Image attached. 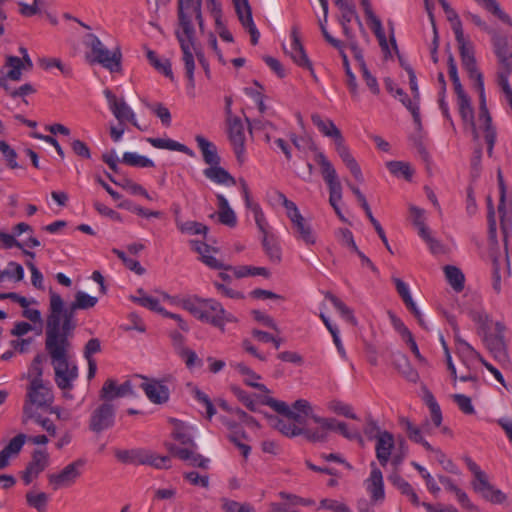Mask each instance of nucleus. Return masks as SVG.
<instances>
[{"label":"nucleus","mask_w":512,"mask_h":512,"mask_svg":"<svg viewBox=\"0 0 512 512\" xmlns=\"http://www.w3.org/2000/svg\"><path fill=\"white\" fill-rule=\"evenodd\" d=\"M399 425L406 432L408 438L418 444H421L426 450H433V447L422 436L421 428L414 425L407 417H399Z\"/></svg>","instance_id":"nucleus-29"},{"label":"nucleus","mask_w":512,"mask_h":512,"mask_svg":"<svg viewBox=\"0 0 512 512\" xmlns=\"http://www.w3.org/2000/svg\"><path fill=\"white\" fill-rule=\"evenodd\" d=\"M51 388L44 381H30L27 388L26 401L23 406L24 421L34 417L32 406L45 407L53 402Z\"/></svg>","instance_id":"nucleus-6"},{"label":"nucleus","mask_w":512,"mask_h":512,"mask_svg":"<svg viewBox=\"0 0 512 512\" xmlns=\"http://www.w3.org/2000/svg\"><path fill=\"white\" fill-rule=\"evenodd\" d=\"M85 460L77 459L66 465L57 473H49L47 475L48 483L54 491L61 488H67L74 485L81 476V468L84 466Z\"/></svg>","instance_id":"nucleus-8"},{"label":"nucleus","mask_w":512,"mask_h":512,"mask_svg":"<svg viewBox=\"0 0 512 512\" xmlns=\"http://www.w3.org/2000/svg\"><path fill=\"white\" fill-rule=\"evenodd\" d=\"M311 121L324 136L330 137L334 140L336 152L338 153L343 163L350 170L351 174L357 181L363 182L364 178L361 168L350 153L349 148L345 144V140L341 131L337 128L334 122L330 119H323L317 113L311 115Z\"/></svg>","instance_id":"nucleus-4"},{"label":"nucleus","mask_w":512,"mask_h":512,"mask_svg":"<svg viewBox=\"0 0 512 512\" xmlns=\"http://www.w3.org/2000/svg\"><path fill=\"white\" fill-rule=\"evenodd\" d=\"M410 213L413 218V224L418 229V234L425 233L428 227L424 223V210L416 206H410Z\"/></svg>","instance_id":"nucleus-63"},{"label":"nucleus","mask_w":512,"mask_h":512,"mask_svg":"<svg viewBox=\"0 0 512 512\" xmlns=\"http://www.w3.org/2000/svg\"><path fill=\"white\" fill-rule=\"evenodd\" d=\"M5 68H9L7 76L12 81H20L22 78V70H31L33 63L28 56L19 58L17 56H6Z\"/></svg>","instance_id":"nucleus-23"},{"label":"nucleus","mask_w":512,"mask_h":512,"mask_svg":"<svg viewBox=\"0 0 512 512\" xmlns=\"http://www.w3.org/2000/svg\"><path fill=\"white\" fill-rule=\"evenodd\" d=\"M340 54L343 59V65H344L346 76H347L346 84H347L352 96L357 97L358 96V85H357L356 78H355L354 74L351 72L347 55L345 54V52L343 50H342V52H340Z\"/></svg>","instance_id":"nucleus-54"},{"label":"nucleus","mask_w":512,"mask_h":512,"mask_svg":"<svg viewBox=\"0 0 512 512\" xmlns=\"http://www.w3.org/2000/svg\"><path fill=\"white\" fill-rule=\"evenodd\" d=\"M178 228L181 232L191 235L206 234L208 231L207 226L196 221H187L185 223L178 224Z\"/></svg>","instance_id":"nucleus-57"},{"label":"nucleus","mask_w":512,"mask_h":512,"mask_svg":"<svg viewBox=\"0 0 512 512\" xmlns=\"http://www.w3.org/2000/svg\"><path fill=\"white\" fill-rule=\"evenodd\" d=\"M274 427L279 430L282 434L295 437L300 436L304 432V427L298 426L295 423L291 422L288 418L285 419H277Z\"/></svg>","instance_id":"nucleus-42"},{"label":"nucleus","mask_w":512,"mask_h":512,"mask_svg":"<svg viewBox=\"0 0 512 512\" xmlns=\"http://www.w3.org/2000/svg\"><path fill=\"white\" fill-rule=\"evenodd\" d=\"M338 9L340 10V16L338 18L340 24H349L353 19H355L358 22L360 28L363 27L362 22L356 12L355 6L352 2H348Z\"/></svg>","instance_id":"nucleus-47"},{"label":"nucleus","mask_w":512,"mask_h":512,"mask_svg":"<svg viewBox=\"0 0 512 512\" xmlns=\"http://www.w3.org/2000/svg\"><path fill=\"white\" fill-rule=\"evenodd\" d=\"M320 507L334 512H350L349 508L344 503L333 499H322L320 501Z\"/></svg>","instance_id":"nucleus-64"},{"label":"nucleus","mask_w":512,"mask_h":512,"mask_svg":"<svg viewBox=\"0 0 512 512\" xmlns=\"http://www.w3.org/2000/svg\"><path fill=\"white\" fill-rule=\"evenodd\" d=\"M315 160L321 168V174L325 182L338 178L334 166L322 152L316 154Z\"/></svg>","instance_id":"nucleus-44"},{"label":"nucleus","mask_w":512,"mask_h":512,"mask_svg":"<svg viewBox=\"0 0 512 512\" xmlns=\"http://www.w3.org/2000/svg\"><path fill=\"white\" fill-rule=\"evenodd\" d=\"M40 66L45 69H51L53 67L58 68L61 73L66 77H72L73 76V70L71 66L64 65L62 61L58 58H43L40 60Z\"/></svg>","instance_id":"nucleus-51"},{"label":"nucleus","mask_w":512,"mask_h":512,"mask_svg":"<svg viewBox=\"0 0 512 512\" xmlns=\"http://www.w3.org/2000/svg\"><path fill=\"white\" fill-rule=\"evenodd\" d=\"M203 314L207 316L201 319L202 322L217 327L221 331L225 330V324L227 322H234L236 320L231 313L226 312L220 302L212 298L205 300Z\"/></svg>","instance_id":"nucleus-11"},{"label":"nucleus","mask_w":512,"mask_h":512,"mask_svg":"<svg viewBox=\"0 0 512 512\" xmlns=\"http://www.w3.org/2000/svg\"><path fill=\"white\" fill-rule=\"evenodd\" d=\"M479 5L483 6L487 11L491 12L492 14L496 15L499 19H501L504 22L509 21V16L502 12V10L499 7V4L496 2V0H475Z\"/></svg>","instance_id":"nucleus-59"},{"label":"nucleus","mask_w":512,"mask_h":512,"mask_svg":"<svg viewBox=\"0 0 512 512\" xmlns=\"http://www.w3.org/2000/svg\"><path fill=\"white\" fill-rule=\"evenodd\" d=\"M490 257L492 260V285L493 289L499 293L502 276H509L510 274L509 258L507 254L504 258L499 257L496 248L491 249Z\"/></svg>","instance_id":"nucleus-18"},{"label":"nucleus","mask_w":512,"mask_h":512,"mask_svg":"<svg viewBox=\"0 0 512 512\" xmlns=\"http://www.w3.org/2000/svg\"><path fill=\"white\" fill-rule=\"evenodd\" d=\"M472 487L475 492L479 493L485 500L501 504L506 500L505 494L491 485L488 481V477H484L479 481H472Z\"/></svg>","instance_id":"nucleus-21"},{"label":"nucleus","mask_w":512,"mask_h":512,"mask_svg":"<svg viewBox=\"0 0 512 512\" xmlns=\"http://www.w3.org/2000/svg\"><path fill=\"white\" fill-rule=\"evenodd\" d=\"M72 337L45 329V350L50 357L54 369V380L65 397H71L69 392L78 378L77 365L70 360Z\"/></svg>","instance_id":"nucleus-2"},{"label":"nucleus","mask_w":512,"mask_h":512,"mask_svg":"<svg viewBox=\"0 0 512 512\" xmlns=\"http://www.w3.org/2000/svg\"><path fill=\"white\" fill-rule=\"evenodd\" d=\"M147 141L157 149H167L171 151L182 152L190 157L194 156V152L184 144H181L172 139L164 138H148Z\"/></svg>","instance_id":"nucleus-30"},{"label":"nucleus","mask_w":512,"mask_h":512,"mask_svg":"<svg viewBox=\"0 0 512 512\" xmlns=\"http://www.w3.org/2000/svg\"><path fill=\"white\" fill-rule=\"evenodd\" d=\"M172 436L176 441L183 445L182 448L196 447V443L193 440L189 427L179 420H175Z\"/></svg>","instance_id":"nucleus-34"},{"label":"nucleus","mask_w":512,"mask_h":512,"mask_svg":"<svg viewBox=\"0 0 512 512\" xmlns=\"http://www.w3.org/2000/svg\"><path fill=\"white\" fill-rule=\"evenodd\" d=\"M325 298H327L331 301L333 306L339 311L341 316L346 321H348L352 325H356L357 321L353 315V311L344 302H342L338 297H336L331 292H326Z\"/></svg>","instance_id":"nucleus-41"},{"label":"nucleus","mask_w":512,"mask_h":512,"mask_svg":"<svg viewBox=\"0 0 512 512\" xmlns=\"http://www.w3.org/2000/svg\"><path fill=\"white\" fill-rule=\"evenodd\" d=\"M302 435L311 442H326L328 438V434L325 429L319 425L316 429L305 428Z\"/></svg>","instance_id":"nucleus-58"},{"label":"nucleus","mask_w":512,"mask_h":512,"mask_svg":"<svg viewBox=\"0 0 512 512\" xmlns=\"http://www.w3.org/2000/svg\"><path fill=\"white\" fill-rule=\"evenodd\" d=\"M474 86L479 91L480 95L479 121L483 123L484 138L487 144V154L491 157L493 155V148L496 141V131L492 126V119L486 106L483 78L481 79V86L479 82L476 81H474Z\"/></svg>","instance_id":"nucleus-10"},{"label":"nucleus","mask_w":512,"mask_h":512,"mask_svg":"<svg viewBox=\"0 0 512 512\" xmlns=\"http://www.w3.org/2000/svg\"><path fill=\"white\" fill-rule=\"evenodd\" d=\"M493 45L499 61V70H512V45L505 36H494Z\"/></svg>","instance_id":"nucleus-20"},{"label":"nucleus","mask_w":512,"mask_h":512,"mask_svg":"<svg viewBox=\"0 0 512 512\" xmlns=\"http://www.w3.org/2000/svg\"><path fill=\"white\" fill-rule=\"evenodd\" d=\"M203 174L206 178L218 184L235 185L236 183L234 177H232L228 171L222 168L220 164H214L204 169Z\"/></svg>","instance_id":"nucleus-31"},{"label":"nucleus","mask_w":512,"mask_h":512,"mask_svg":"<svg viewBox=\"0 0 512 512\" xmlns=\"http://www.w3.org/2000/svg\"><path fill=\"white\" fill-rule=\"evenodd\" d=\"M292 229L294 236L303 241L306 245H314L316 243V235L311 224L301 215L296 219L292 218Z\"/></svg>","instance_id":"nucleus-26"},{"label":"nucleus","mask_w":512,"mask_h":512,"mask_svg":"<svg viewBox=\"0 0 512 512\" xmlns=\"http://www.w3.org/2000/svg\"><path fill=\"white\" fill-rule=\"evenodd\" d=\"M195 141L197 142V145L202 153L203 160L206 164L209 166L220 164L221 158L218 155L217 147L213 142L207 140L202 135H196Z\"/></svg>","instance_id":"nucleus-28"},{"label":"nucleus","mask_w":512,"mask_h":512,"mask_svg":"<svg viewBox=\"0 0 512 512\" xmlns=\"http://www.w3.org/2000/svg\"><path fill=\"white\" fill-rule=\"evenodd\" d=\"M26 440L25 434H18L14 438L10 440L7 446L2 449L4 452H6V455L10 457L12 454H18Z\"/></svg>","instance_id":"nucleus-61"},{"label":"nucleus","mask_w":512,"mask_h":512,"mask_svg":"<svg viewBox=\"0 0 512 512\" xmlns=\"http://www.w3.org/2000/svg\"><path fill=\"white\" fill-rule=\"evenodd\" d=\"M104 95L108 101L110 110L120 124L124 121H128L130 118H133V110L123 99L118 100L117 97L109 89L104 91Z\"/></svg>","instance_id":"nucleus-22"},{"label":"nucleus","mask_w":512,"mask_h":512,"mask_svg":"<svg viewBox=\"0 0 512 512\" xmlns=\"http://www.w3.org/2000/svg\"><path fill=\"white\" fill-rule=\"evenodd\" d=\"M227 133L230 144L236 155L237 161L243 163L245 161V132L241 119H231L227 122Z\"/></svg>","instance_id":"nucleus-12"},{"label":"nucleus","mask_w":512,"mask_h":512,"mask_svg":"<svg viewBox=\"0 0 512 512\" xmlns=\"http://www.w3.org/2000/svg\"><path fill=\"white\" fill-rule=\"evenodd\" d=\"M49 466V454L45 450H35L31 461L22 472V479L29 485L38 475Z\"/></svg>","instance_id":"nucleus-14"},{"label":"nucleus","mask_w":512,"mask_h":512,"mask_svg":"<svg viewBox=\"0 0 512 512\" xmlns=\"http://www.w3.org/2000/svg\"><path fill=\"white\" fill-rule=\"evenodd\" d=\"M455 38L459 45L460 56L464 69L467 71L471 80L479 82L481 85L483 75L477 68L473 47L465 40L463 29H460L459 25H457V28L455 29Z\"/></svg>","instance_id":"nucleus-9"},{"label":"nucleus","mask_w":512,"mask_h":512,"mask_svg":"<svg viewBox=\"0 0 512 512\" xmlns=\"http://www.w3.org/2000/svg\"><path fill=\"white\" fill-rule=\"evenodd\" d=\"M142 380L140 388L145 392L147 398L155 404H163L169 399V389L162 382L155 379H148L140 376Z\"/></svg>","instance_id":"nucleus-15"},{"label":"nucleus","mask_w":512,"mask_h":512,"mask_svg":"<svg viewBox=\"0 0 512 512\" xmlns=\"http://www.w3.org/2000/svg\"><path fill=\"white\" fill-rule=\"evenodd\" d=\"M49 314L46 320V330L73 337L74 330L77 327L75 312L77 310H87L93 308L98 303V298L78 291L75 293L74 301L67 307L64 305L62 297L50 290Z\"/></svg>","instance_id":"nucleus-3"},{"label":"nucleus","mask_w":512,"mask_h":512,"mask_svg":"<svg viewBox=\"0 0 512 512\" xmlns=\"http://www.w3.org/2000/svg\"><path fill=\"white\" fill-rule=\"evenodd\" d=\"M242 376H244V383L250 387L256 388L264 393H268V388L261 383L256 382L261 378L260 375L251 370L244 363H236L232 365Z\"/></svg>","instance_id":"nucleus-32"},{"label":"nucleus","mask_w":512,"mask_h":512,"mask_svg":"<svg viewBox=\"0 0 512 512\" xmlns=\"http://www.w3.org/2000/svg\"><path fill=\"white\" fill-rule=\"evenodd\" d=\"M336 236L342 245L350 248L353 252L357 251L358 247L354 241L353 234L349 229H338L336 232Z\"/></svg>","instance_id":"nucleus-62"},{"label":"nucleus","mask_w":512,"mask_h":512,"mask_svg":"<svg viewBox=\"0 0 512 512\" xmlns=\"http://www.w3.org/2000/svg\"><path fill=\"white\" fill-rule=\"evenodd\" d=\"M137 293L139 294V296H133L131 298L132 301L138 303L139 305L151 311L158 312L162 315L164 314L166 310L160 305L158 299L146 295L142 288L138 289Z\"/></svg>","instance_id":"nucleus-39"},{"label":"nucleus","mask_w":512,"mask_h":512,"mask_svg":"<svg viewBox=\"0 0 512 512\" xmlns=\"http://www.w3.org/2000/svg\"><path fill=\"white\" fill-rule=\"evenodd\" d=\"M487 347L494 355L495 359L505 362L508 359L506 346L504 340L500 336H495L487 339Z\"/></svg>","instance_id":"nucleus-40"},{"label":"nucleus","mask_w":512,"mask_h":512,"mask_svg":"<svg viewBox=\"0 0 512 512\" xmlns=\"http://www.w3.org/2000/svg\"><path fill=\"white\" fill-rule=\"evenodd\" d=\"M372 470L370 477L367 479V490L373 501L383 500L385 497L382 472L376 467L375 463L371 464Z\"/></svg>","instance_id":"nucleus-27"},{"label":"nucleus","mask_w":512,"mask_h":512,"mask_svg":"<svg viewBox=\"0 0 512 512\" xmlns=\"http://www.w3.org/2000/svg\"><path fill=\"white\" fill-rule=\"evenodd\" d=\"M45 360V357L43 354H37L33 361L30 364V367L28 369V379L30 381H43V362Z\"/></svg>","instance_id":"nucleus-49"},{"label":"nucleus","mask_w":512,"mask_h":512,"mask_svg":"<svg viewBox=\"0 0 512 512\" xmlns=\"http://www.w3.org/2000/svg\"><path fill=\"white\" fill-rule=\"evenodd\" d=\"M218 200V217L220 223L229 227H234L237 223V218L234 211L230 208L227 199L222 194H217Z\"/></svg>","instance_id":"nucleus-33"},{"label":"nucleus","mask_w":512,"mask_h":512,"mask_svg":"<svg viewBox=\"0 0 512 512\" xmlns=\"http://www.w3.org/2000/svg\"><path fill=\"white\" fill-rule=\"evenodd\" d=\"M453 401L457 404L458 408L466 415L475 414L474 406L472 405L471 398L464 394H453Z\"/></svg>","instance_id":"nucleus-56"},{"label":"nucleus","mask_w":512,"mask_h":512,"mask_svg":"<svg viewBox=\"0 0 512 512\" xmlns=\"http://www.w3.org/2000/svg\"><path fill=\"white\" fill-rule=\"evenodd\" d=\"M122 161L123 163L129 165V166H133V167H154L155 164L154 162L145 157V156H141V155H138L137 153H133V152H125L123 154V158H122Z\"/></svg>","instance_id":"nucleus-48"},{"label":"nucleus","mask_w":512,"mask_h":512,"mask_svg":"<svg viewBox=\"0 0 512 512\" xmlns=\"http://www.w3.org/2000/svg\"><path fill=\"white\" fill-rule=\"evenodd\" d=\"M116 406L108 401H102L91 412L89 429L101 433L112 428L115 424Z\"/></svg>","instance_id":"nucleus-7"},{"label":"nucleus","mask_w":512,"mask_h":512,"mask_svg":"<svg viewBox=\"0 0 512 512\" xmlns=\"http://www.w3.org/2000/svg\"><path fill=\"white\" fill-rule=\"evenodd\" d=\"M448 73H449V77L453 83L456 96L466 93L461 82H460L458 72H457V66H456L454 57L452 55H450L448 57Z\"/></svg>","instance_id":"nucleus-52"},{"label":"nucleus","mask_w":512,"mask_h":512,"mask_svg":"<svg viewBox=\"0 0 512 512\" xmlns=\"http://www.w3.org/2000/svg\"><path fill=\"white\" fill-rule=\"evenodd\" d=\"M455 340L457 344V352L460 356L467 358H478L480 360L481 355L475 351L469 343L461 339L459 335L455 336Z\"/></svg>","instance_id":"nucleus-55"},{"label":"nucleus","mask_w":512,"mask_h":512,"mask_svg":"<svg viewBox=\"0 0 512 512\" xmlns=\"http://www.w3.org/2000/svg\"><path fill=\"white\" fill-rule=\"evenodd\" d=\"M28 506L37 510L38 512H47L49 496L45 492L35 493L29 491L25 495Z\"/></svg>","instance_id":"nucleus-38"},{"label":"nucleus","mask_w":512,"mask_h":512,"mask_svg":"<svg viewBox=\"0 0 512 512\" xmlns=\"http://www.w3.org/2000/svg\"><path fill=\"white\" fill-rule=\"evenodd\" d=\"M133 394L132 384L129 380L125 381L121 385L117 384L114 379H107L101 390L99 391V398L102 401H112L116 398H122Z\"/></svg>","instance_id":"nucleus-16"},{"label":"nucleus","mask_w":512,"mask_h":512,"mask_svg":"<svg viewBox=\"0 0 512 512\" xmlns=\"http://www.w3.org/2000/svg\"><path fill=\"white\" fill-rule=\"evenodd\" d=\"M394 436L388 431H383L376 439V457L381 464L385 467L390 459L391 452L394 448Z\"/></svg>","instance_id":"nucleus-24"},{"label":"nucleus","mask_w":512,"mask_h":512,"mask_svg":"<svg viewBox=\"0 0 512 512\" xmlns=\"http://www.w3.org/2000/svg\"><path fill=\"white\" fill-rule=\"evenodd\" d=\"M459 114L466 125H469L475 141H478L479 134L474 122V110L469 96L466 93L457 95Z\"/></svg>","instance_id":"nucleus-25"},{"label":"nucleus","mask_w":512,"mask_h":512,"mask_svg":"<svg viewBox=\"0 0 512 512\" xmlns=\"http://www.w3.org/2000/svg\"><path fill=\"white\" fill-rule=\"evenodd\" d=\"M205 300V298H200L197 296L185 298L181 301V306L183 309L187 310L195 318L201 321L202 318H205L207 316L203 314Z\"/></svg>","instance_id":"nucleus-37"},{"label":"nucleus","mask_w":512,"mask_h":512,"mask_svg":"<svg viewBox=\"0 0 512 512\" xmlns=\"http://www.w3.org/2000/svg\"><path fill=\"white\" fill-rule=\"evenodd\" d=\"M262 244L269 259L272 262L279 263L281 261V249L273 237L265 234L262 238Z\"/></svg>","instance_id":"nucleus-46"},{"label":"nucleus","mask_w":512,"mask_h":512,"mask_svg":"<svg viewBox=\"0 0 512 512\" xmlns=\"http://www.w3.org/2000/svg\"><path fill=\"white\" fill-rule=\"evenodd\" d=\"M328 407L331 411L338 415H342L353 420L359 419L358 416L353 412L352 407L344 402L333 400L329 403Z\"/></svg>","instance_id":"nucleus-53"},{"label":"nucleus","mask_w":512,"mask_h":512,"mask_svg":"<svg viewBox=\"0 0 512 512\" xmlns=\"http://www.w3.org/2000/svg\"><path fill=\"white\" fill-rule=\"evenodd\" d=\"M444 273L448 283L456 292H461L464 289L465 277L459 268L447 265L444 267Z\"/></svg>","instance_id":"nucleus-36"},{"label":"nucleus","mask_w":512,"mask_h":512,"mask_svg":"<svg viewBox=\"0 0 512 512\" xmlns=\"http://www.w3.org/2000/svg\"><path fill=\"white\" fill-rule=\"evenodd\" d=\"M292 43L289 54L292 60L300 67L312 70V64L305 52L299 37V27L294 25L291 29Z\"/></svg>","instance_id":"nucleus-19"},{"label":"nucleus","mask_w":512,"mask_h":512,"mask_svg":"<svg viewBox=\"0 0 512 512\" xmlns=\"http://www.w3.org/2000/svg\"><path fill=\"white\" fill-rule=\"evenodd\" d=\"M150 110L161 120L165 127L171 125V113L167 107L161 103H156L149 106Z\"/></svg>","instance_id":"nucleus-60"},{"label":"nucleus","mask_w":512,"mask_h":512,"mask_svg":"<svg viewBox=\"0 0 512 512\" xmlns=\"http://www.w3.org/2000/svg\"><path fill=\"white\" fill-rule=\"evenodd\" d=\"M207 5L211 9L212 14L218 17L221 10L217 0H207ZM201 7L202 0H178L179 29L176 31V37L183 53L182 60L185 66L186 76L192 88L194 87L195 69V61L191 53L195 42V30L192 25V17L194 16L196 18L200 28H202L203 19Z\"/></svg>","instance_id":"nucleus-1"},{"label":"nucleus","mask_w":512,"mask_h":512,"mask_svg":"<svg viewBox=\"0 0 512 512\" xmlns=\"http://www.w3.org/2000/svg\"><path fill=\"white\" fill-rule=\"evenodd\" d=\"M236 14L242 26L247 29L251 37V43L256 45L258 43L260 33L257 30L253 18L252 10L248 0H232Z\"/></svg>","instance_id":"nucleus-13"},{"label":"nucleus","mask_w":512,"mask_h":512,"mask_svg":"<svg viewBox=\"0 0 512 512\" xmlns=\"http://www.w3.org/2000/svg\"><path fill=\"white\" fill-rule=\"evenodd\" d=\"M85 44L91 50V54L87 55V59L90 63L101 64L110 72H118L121 70V52L119 49L110 52L94 34H88L86 36Z\"/></svg>","instance_id":"nucleus-5"},{"label":"nucleus","mask_w":512,"mask_h":512,"mask_svg":"<svg viewBox=\"0 0 512 512\" xmlns=\"http://www.w3.org/2000/svg\"><path fill=\"white\" fill-rule=\"evenodd\" d=\"M147 58L150 64L160 73L173 80V72L169 60L161 61L157 54L152 50H147Z\"/></svg>","instance_id":"nucleus-43"},{"label":"nucleus","mask_w":512,"mask_h":512,"mask_svg":"<svg viewBox=\"0 0 512 512\" xmlns=\"http://www.w3.org/2000/svg\"><path fill=\"white\" fill-rule=\"evenodd\" d=\"M498 185L500 190V203L498 205V212L500 214L501 228L505 235L507 236V222H506V204H505V195H506V186L504 183L503 175L501 170L499 169L497 172ZM505 247L507 248V241L505 240Z\"/></svg>","instance_id":"nucleus-35"},{"label":"nucleus","mask_w":512,"mask_h":512,"mask_svg":"<svg viewBox=\"0 0 512 512\" xmlns=\"http://www.w3.org/2000/svg\"><path fill=\"white\" fill-rule=\"evenodd\" d=\"M367 20L369 21L371 29L374 32L376 38L378 39L379 45L382 48V50H384L385 52H389L388 43L385 32L382 27L381 20L375 14L367 17Z\"/></svg>","instance_id":"nucleus-45"},{"label":"nucleus","mask_w":512,"mask_h":512,"mask_svg":"<svg viewBox=\"0 0 512 512\" xmlns=\"http://www.w3.org/2000/svg\"><path fill=\"white\" fill-rule=\"evenodd\" d=\"M168 450L170 453L183 460L188 462L191 466L199 467L202 469H207L209 464V459L205 458L201 454L197 453V446L190 448H181V446L176 444H169Z\"/></svg>","instance_id":"nucleus-17"},{"label":"nucleus","mask_w":512,"mask_h":512,"mask_svg":"<svg viewBox=\"0 0 512 512\" xmlns=\"http://www.w3.org/2000/svg\"><path fill=\"white\" fill-rule=\"evenodd\" d=\"M388 170L395 176L402 175L406 180H410L413 171L410 165L402 161H389L386 164Z\"/></svg>","instance_id":"nucleus-50"}]
</instances>
